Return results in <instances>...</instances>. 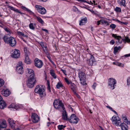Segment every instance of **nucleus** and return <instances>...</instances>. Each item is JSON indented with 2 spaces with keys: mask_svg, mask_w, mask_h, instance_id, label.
I'll return each instance as SVG.
<instances>
[{
  "mask_svg": "<svg viewBox=\"0 0 130 130\" xmlns=\"http://www.w3.org/2000/svg\"><path fill=\"white\" fill-rule=\"evenodd\" d=\"M117 83L116 81L113 78H111L108 79V86L111 89H113L115 88V85Z\"/></svg>",
  "mask_w": 130,
  "mask_h": 130,
  "instance_id": "6",
  "label": "nucleus"
},
{
  "mask_svg": "<svg viewBox=\"0 0 130 130\" xmlns=\"http://www.w3.org/2000/svg\"><path fill=\"white\" fill-rule=\"evenodd\" d=\"M43 50L44 52L46 51H47V48L46 46H45L44 48H43Z\"/></svg>",
  "mask_w": 130,
  "mask_h": 130,
  "instance_id": "54",
  "label": "nucleus"
},
{
  "mask_svg": "<svg viewBox=\"0 0 130 130\" xmlns=\"http://www.w3.org/2000/svg\"><path fill=\"white\" fill-rule=\"evenodd\" d=\"M119 50L118 49V47L117 46H115L113 48V52L114 54H116V53L118 52Z\"/></svg>",
  "mask_w": 130,
  "mask_h": 130,
  "instance_id": "38",
  "label": "nucleus"
},
{
  "mask_svg": "<svg viewBox=\"0 0 130 130\" xmlns=\"http://www.w3.org/2000/svg\"><path fill=\"white\" fill-rule=\"evenodd\" d=\"M61 71L65 75H67L66 74V70L63 69H61Z\"/></svg>",
  "mask_w": 130,
  "mask_h": 130,
  "instance_id": "53",
  "label": "nucleus"
},
{
  "mask_svg": "<svg viewBox=\"0 0 130 130\" xmlns=\"http://www.w3.org/2000/svg\"><path fill=\"white\" fill-rule=\"evenodd\" d=\"M63 110V111L62 113V118L64 120H67L68 119V118L67 114L66 111L65 110V109Z\"/></svg>",
  "mask_w": 130,
  "mask_h": 130,
  "instance_id": "18",
  "label": "nucleus"
},
{
  "mask_svg": "<svg viewBox=\"0 0 130 130\" xmlns=\"http://www.w3.org/2000/svg\"><path fill=\"white\" fill-rule=\"evenodd\" d=\"M87 20L86 18H85L82 19L80 21L79 25H82L85 24L87 22Z\"/></svg>",
  "mask_w": 130,
  "mask_h": 130,
  "instance_id": "25",
  "label": "nucleus"
},
{
  "mask_svg": "<svg viewBox=\"0 0 130 130\" xmlns=\"http://www.w3.org/2000/svg\"><path fill=\"white\" fill-rule=\"evenodd\" d=\"M9 108H12L16 109V106L14 104H12L8 107Z\"/></svg>",
  "mask_w": 130,
  "mask_h": 130,
  "instance_id": "39",
  "label": "nucleus"
},
{
  "mask_svg": "<svg viewBox=\"0 0 130 130\" xmlns=\"http://www.w3.org/2000/svg\"><path fill=\"white\" fill-rule=\"evenodd\" d=\"M115 41L113 40H111L110 42V44L113 45L115 43Z\"/></svg>",
  "mask_w": 130,
  "mask_h": 130,
  "instance_id": "52",
  "label": "nucleus"
},
{
  "mask_svg": "<svg viewBox=\"0 0 130 130\" xmlns=\"http://www.w3.org/2000/svg\"><path fill=\"white\" fill-rule=\"evenodd\" d=\"M42 30H43L44 31H45L46 33H48V30L45 29H42Z\"/></svg>",
  "mask_w": 130,
  "mask_h": 130,
  "instance_id": "58",
  "label": "nucleus"
},
{
  "mask_svg": "<svg viewBox=\"0 0 130 130\" xmlns=\"http://www.w3.org/2000/svg\"><path fill=\"white\" fill-rule=\"evenodd\" d=\"M127 84L128 85H130V78H128L127 79Z\"/></svg>",
  "mask_w": 130,
  "mask_h": 130,
  "instance_id": "48",
  "label": "nucleus"
},
{
  "mask_svg": "<svg viewBox=\"0 0 130 130\" xmlns=\"http://www.w3.org/2000/svg\"><path fill=\"white\" fill-rule=\"evenodd\" d=\"M4 29L6 32L9 33H10V30L9 28L5 27Z\"/></svg>",
  "mask_w": 130,
  "mask_h": 130,
  "instance_id": "45",
  "label": "nucleus"
},
{
  "mask_svg": "<svg viewBox=\"0 0 130 130\" xmlns=\"http://www.w3.org/2000/svg\"><path fill=\"white\" fill-rule=\"evenodd\" d=\"M106 107H107V108H109L111 110V111L113 110V109H112V108L110 106H106Z\"/></svg>",
  "mask_w": 130,
  "mask_h": 130,
  "instance_id": "60",
  "label": "nucleus"
},
{
  "mask_svg": "<svg viewBox=\"0 0 130 130\" xmlns=\"http://www.w3.org/2000/svg\"><path fill=\"white\" fill-rule=\"evenodd\" d=\"M6 104L4 101L2 100L0 101V108H4L6 106Z\"/></svg>",
  "mask_w": 130,
  "mask_h": 130,
  "instance_id": "24",
  "label": "nucleus"
},
{
  "mask_svg": "<svg viewBox=\"0 0 130 130\" xmlns=\"http://www.w3.org/2000/svg\"><path fill=\"white\" fill-rule=\"evenodd\" d=\"M13 53L11 57L15 58H18L20 56V51L17 49H15L13 50Z\"/></svg>",
  "mask_w": 130,
  "mask_h": 130,
  "instance_id": "12",
  "label": "nucleus"
},
{
  "mask_svg": "<svg viewBox=\"0 0 130 130\" xmlns=\"http://www.w3.org/2000/svg\"><path fill=\"white\" fill-rule=\"evenodd\" d=\"M17 33L18 35H20L24 37H27V36L24 35L23 33L22 32H21L20 31H18Z\"/></svg>",
  "mask_w": 130,
  "mask_h": 130,
  "instance_id": "36",
  "label": "nucleus"
},
{
  "mask_svg": "<svg viewBox=\"0 0 130 130\" xmlns=\"http://www.w3.org/2000/svg\"><path fill=\"white\" fill-rule=\"evenodd\" d=\"M47 88L49 90V91L50 92H51V90H50V85L49 83H48V82H47Z\"/></svg>",
  "mask_w": 130,
  "mask_h": 130,
  "instance_id": "46",
  "label": "nucleus"
},
{
  "mask_svg": "<svg viewBox=\"0 0 130 130\" xmlns=\"http://www.w3.org/2000/svg\"><path fill=\"white\" fill-rule=\"evenodd\" d=\"M21 8L22 9L27 11L29 13L32 12V11L31 10L24 6H22L21 7Z\"/></svg>",
  "mask_w": 130,
  "mask_h": 130,
  "instance_id": "32",
  "label": "nucleus"
},
{
  "mask_svg": "<svg viewBox=\"0 0 130 130\" xmlns=\"http://www.w3.org/2000/svg\"><path fill=\"white\" fill-rule=\"evenodd\" d=\"M34 62L35 66L38 68H41L43 65V62L42 61L37 58L35 59Z\"/></svg>",
  "mask_w": 130,
  "mask_h": 130,
  "instance_id": "11",
  "label": "nucleus"
},
{
  "mask_svg": "<svg viewBox=\"0 0 130 130\" xmlns=\"http://www.w3.org/2000/svg\"><path fill=\"white\" fill-rule=\"evenodd\" d=\"M36 82V78L34 74L30 75L27 81V86L29 88H32L33 87Z\"/></svg>",
  "mask_w": 130,
  "mask_h": 130,
  "instance_id": "1",
  "label": "nucleus"
},
{
  "mask_svg": "<svg viewBox=\"0 0 130 130\" xmlns=\"http://www.w3.org/2000/svg\"><path fill=\"white\" fill-rule=\"evenodd\" d=\"M110 27L114 29L116 27V25L114 24H111L110 25Z\"/></svg>",
  "mask_w": 130,
  "mask_h": 130,
  "instance_id": "44",
  "label": "nucleus"
},
{
  "mask_svg": "<svg viewBox=\"0 0 130 130\" xmlns=\"http://www.w3.org/2000/svg\"><path fill=\"white\" fill-rule=\"evenodd\" d=\"M120 126H121V128L122 130H127L128 129L127 125L124 123H121Z\"/></svg>",
  "mask_w": 130,
  "mask_h": 130,
  "instance_id": "22",
  "label": "nucleus"
},
{
  "mask_svg": "<svg viewBox=\"0 0 130 130\" xmlns=\"http://www.w3.org/2000/svg\"><path fill=\"white\" fill-rule=\"evenodd\" d=\"M74 8V11L75 12L76 11H78V12H79V10L76 7H75V6H74L73 7Z\"/></svg>",
  "mask_w": 130,
  "mask_h": 130,
  "instance_id": "50",
  "label": "nucleus"
},
{
  "mask_svg": "<svg viewBox=\"0 0 130 130\" xmlns=\"http://www.w3.org/2000/svg\"><path fill=\"white\" fill-rule=\"evenodd\" d=\"M112 111L113 112L116 114V115H118V113H117L116 111H115V110H113V109Z\"/></svg>",
  "mask_w": 130,
  "mask_h": 130,
  "instance_id": "61",
  "label": "nucleus"
},
{
  "mask_svg": "<svg viewBox=\"0 0 130 130\" xmlns=\"http://www.w3.org/2000/svg\"><path fill=\"white\" fill-rule=\"evenodd\" d=\"M31 118L32 122L35 123L37 122L40 120V118L35 113L32 114Z\"/></svg>",
  "mask_w": 130,
  "mask_h": 130,
  "instance_id": "14",
  "label": "nucleus"
},
{
  "mask_svg": "<svg viewBox=\"0 0 130 130\" xmlns=\"http://www.w3.org/2000/svg\"><path fill=\"white\" fill-rule=\"evenodd\" d=\"M43 85H37L35 89V92L36 93H38Z\"/></svg>",
  "mask_w": 130,
  "mask_h": 130,
  "instance_id": "20",
  "label": "nucleus"
},
{
  "mask_svg": "<svg viewBox=\"0 0 130 130\" xmlns=\"http://www.w3.org/2000/svg\"><path fill=\"white\" fill-rule=\"evenodd\" d=\"M45 89V86L42 85L40 90L38 93L39 94L41 98L44 97L46 95Z\"/></svg>",
  "mask_w": 130,
  "mask_h": 130,
  "instance_id": "13",
  "label": "nucleus"
},
{
  "mask_svg": "<svg viewBox=\"0 0 130 130\" xmlns=\"http://www.w3.org/2000/svg\"><path fill=\"white\" fill-rule=\"evenodd\" d=\"M100 21H97V25H99V24H100Z\"/></svg>",
  "mask_w": 130,
  "mask_h": 130,
  "instance_id": "62",
  "label": "nucleus"
},
{
  "mask_svg": "<svg viewBox=\"0 0 130 130\" xmlns=\"http://www.w3.org/2000/svg\"><path fill=\"white\" fill-rule=\"evenodd\" d=\"M77 1L78 2L80 1L84 3H88V4H90L88 2L86 1L85 0H77Z\"/></svg>",
  "mask_w": 130,
  "mask_h": 130,
  "instance_id": "49",
  "label": "nucleus"
},
{
  "mask_svg": "<svg viewBox=\"0 0 130 130\" xmlns=\"http://www.w3.org/2000/svg\"><path fill=\"white\" fill-rule=\"evenodd\" d=\"M100 21L101 23L102 24L104 23H106V21L105 20H100Z\"/></svg>",
  "mask_w": 130,
  "mask_h": 130,
  "instance_id": "55",
  "label": "nucleus"
},
{
  "mask_svg": "<svg viewBox=\"0 0 130 130\" xmlns=\"http://www.w3.org/2000/svg\"><path fill=\"white\" fill-rule=\"evenodd\" d=\"M50 73L54 78H56V75L54 73V71L53 70H51L50 71Z\"/></svg>",
  "mask_w": 130,
  "mask_h": 130,
  "instance_id": "29",
  "label": "nucleus"
},
{
  "mask_svg": "<svg viewBox=\"0 0 130 130\" xmlns=\"http://www.w3.org/2000/svg\"><path fill=\"white\" fill-rule=\"evenodd\" d=\"M35 7L37 11L40 13L44 14L46 13V9L44 7L41 6L39 5H36L35 6Z\"/></svg>",
  "mask_w": 130,
  "mask_h": 130,
  "instance_id": "9",
  "label": "nucleus"
},
{
  "mask_svg": "<svg viewBox=\"0 0 130 130\" xmlns=\"http://www.w3.org/2000/svg\"><path fill=\"white\" fill-rule=\"evenodd\" d=\"M3 39L5 42L9 44L11 46H14L16 44V40L13 37H9L7 36H5L3 37Z\"/></svg>",
  "mask_w": 130,
  "mask_h": 130,
  "instance_id": "2",
  "label": "nucleus"
},
{
  "mask_svg": "<svg viewBox=\"0 0 130 130\" xmlns=\"http://www.w3.org/2000/svg\"><path fill=\"white\" fill-rule=\"evenodd\" d=\"M1 24L2 25H0V27L3 28H4V27H5V26L4 25H3L2 24Z\"/></svg>",
  "mask_w": 130,
  "mask_h": 130,
  "instance_id": "59",
  "label": "nucleus"
},
{
  "mask_svg": "<svg viewBox=\"0 0 130 130\" xmlns=\"http://www.w3.org/2000/svg\"><path fill=\"white\" fill-rule=\"evenodd\" d=\"M112 36L117 40L116 42L117 45H118L122 43V40H121L122 37L121 36H117L116 34H113L112 35Z\"/></svg>",
  "mask_w": 130,
  "mask_h": 130,
  "instance_id": "15",
  "label": "nucleus"
},
{
  "mask_svg": "<svg viewBox=\"0 0 130 130\" xmlns=\"http://www.w3.org/2000/svg\"><path fill=\"white\" fill-rule=\"evenodd\" d=\"M121 118L123 120L125 123H126L128 124H130V122L128 121L126 117L124 115H122L121 116Z\"/></svg>",
  "mask_w": 130,
  "mask_h": 130,
  "instance_id": "26",
  "label": "nucleus"
},
{
  "mask_svg": "<svg viewBox=\"0 0 130 130\" xmlns=\"http://www.w3.org/2000/svg\"><path fill=\"white\" fill-rule=\"evenodd\" d=\"M118 47V49L119 50L121 49L122 48V47H121L120 46H118V47Z\"/></svg>",
  "mask_w": 130,
  "mask_h": 130,
  "instance_id": "63",
  "label": "nucleus"
},
{
  "mask_svg": "<svg viewBox=\"0 0 130 130\" xmlns=\"http://www.w3.org/2000/svg\"><path fill=\"white\" fill-rule=\"evenodd\" d=\"M70 122L73 124H77L78 121V119L75 114H73L71 115L70 118H68Z\"/></svg>",
  "mask_w": 130,
  "mask_h": 130,
  "instance_id": "8",
  "label": "nucleus"
},
{
  "mask_svg": "<svg viewBox=\"0 0 130 130\" xmlns=\"http://www.w3.org/2000/svg\"><path fill=\"white\" fill-rule=\"evenodd\" d=\"M114 10L117 12H121V8L119 7H117L114 9Z\"/></svg>",
  "mask_w": 130,
  "mask_h": 130,
  "instance_id": "34",
  "label": "nucleus"
},
{
  "mask_svg": "<svg viewBox=\"0 0 130 130\" xmlns=\"http://www.w3.org/2000/svg\"><path fill=\"white\" fill-rule=\"evenodd\" d=\"M53 105L55 108L56 109H60L61 108L63 110L65 109L64 105L62 102V101L59 100H55L53 102Z\"/></svg>",
  "mask_w": 130,
  "mask_h": 130,
  "instance_id": "3",
  "label": "nucleus"
},
{
  "mask_svg": "<svg viewBox=\"0 0 130 130\" xmlns=\"http://www.w3.org/2000/svg\"><path fill=\"white\" fill-rule=\"evenodd\" d=\"M124 56L126 57H128L130 56V53L128 54H127L125 55Z\"/></svg>",
  "mask_w": 130,
  "mask_h": 130,
  "instance_id": "56",
  "label": "nucleus"
},
{
  "mask_svg": "<svg viewBox=\"0 0 130 130\" xmlns=\"http://www.w3.org/2000/svg\"><path fill=\"white\" fill-rule=\"evenodd\" d=\"M78 75L81 83L84 85L86 84V75L85 73L83 72L80 71L79 72Z\"/></svg>",
  "mask_w": 130,
  "mask_h": 130,
  "instance_id": "5",
  "label": "nucleus"
},
{
  "mask_svg": "<svg viewBox=\"0 0 130 130\" xmlns=\"http://www.w3.org/2000/svg\"><path fill=\"white\" fill-rule=\"evenodd\" d=\"M2 94L5 96H7L9 95L10 94V91L8 90H3L1 91Z\"/></svg>",
  "mask_w": 130,
  "mask_h": 130,
  "instance_id": "17",
  "label": "nucleus"
},
{
  "mask_svg": "<svg viewBox=\"0 0 130 130\" xmlns=\"http://www.w3.org/2000/svg\"><path fill=\"white\" fill-rule=\"evenodd\" d=\"M63 87V85L60 82H58L56 85V87L57 89H59L60 87Z\"/></svg>",
  "mask_w": 130,
  "mask_h": 130,
  "instance_id": "31",
  "label": "nucleus"
},
{
  "mask_svg": "<svg viewBox=\"0 0 130 130\" xmlns=\"http://www.w3.org/2000/svg\"><path fill=\"white\" fill-rule=\"evenodd\" d=\"M121 40L122 41H126L127 42H130V39H129L128 37H125V38L124 39H121Z\"/></svg>",
  "mask_w": 130,
  "mask_h": 130,
  "instance_id": "33",
  "label": "nucleus"
},
{
  "mask_svg": "<svg viewBox=\"0 0 130 130\" xmlns=\"http://www.w3.org/2000/svg\"><path fill=\"white\" fill-rule=\"evenodd\" d=\"M125 0H122L121 1V5L125 7Z\"/></svg>",
  "mask_w": 130,
  "mask_h": 130,
  "instance_id": "43",
  "label": "nucleus"
},
{
  "mask_svg": "<svg viewBox=\"0 0 130 130\" xmlns=\"http://www.w3.org/2000/svg\"><path fill=\"white\" fill-rule=\"evenodd\" d=\"M75 85L73 83L69 85L70 87L72 90L74 92L75 90Z\"/></svg>",
  "mask_w": 130,
  "mask_h": 130,
  "instance_id": "30",
  "label": "nucleus"
},
{
  "mask_svg": "<svg viewBox=\"0 0 130 130\" xmlns=\"http://www.w3.org/2000/svg\"><path fill=\"white\" fill-rule=\"evenodd\" d=\"M6 126V121L5 120H3L0 124V130H5L4 128Z\"/></svg>",
  "mask_w": 130,
  "mask_h": 130,
  "instance_id": "16",
  "label": "nucleus"
},
{
  "mask_svg": "<svg viewBox=\"0 0 130 130\" xmlns=\"http://www.w3.org/2000/svg\"><path fill=\"white\" fill-rule=\"evenodd\" d=\"M4 84V80L2 79H0V87L3 85Z\"/></svg>",
  "mask_w": 130,
  "mask_h": 130,
  "instance_id": "41",
  "label": "nucleus"
},
{
  "mask_svg": "<svg viewBox=\"0 0 130 130\" xmlns=\"http://www.w3.org/2000/svg\"><path fill=\"white\" fill-rule=\"evenodd\" d=\"M36 17L37 20L39 22L42 24H43L44 22L40 17L37 16H36Z\"/></svg>",
  "mask_w": 130,
  "mask_h": 130,
  "instance_id": "28",
  "label": "nucleus"
},
{
  "mask_svg": "<svg viewBox=\"0 0 130 130\" xmlns=\"http://www.w3.org/2000/svg\"><path fill=\"white\" fill-rule=\"evenodd\" d=\"M64 80L65 82L68 85H70L71 84V83H72L71 81H69L66 78H64Z\"/></svg>",
  "mask_w": 130,
  "mask_h": 130,
  "instance_id": "37",
  "label": "nucleus"
},
{
  "mask_svg": "<svg viewBox=\"0 0 130 130\" xmlns=\"http://www.w3.org/2000/svg\"><path fill=\"white\" fill-rule=\"evenodd\" d=\"M9 7V8L11 9V10L14 11L15 12L19 13L21 14H24V13H22L19 10H18L17 9H16L15 8H14L13 7H12L11 6H8Z\"/></svg>",
  "mask_w": 130,
  "mask_h": 130,
  "instance_id": "19",
  "label": "nucleus"
},
{
  "mask_svg": "<svg viewBox=\"0 0 130 130\" xmlns=\"http://www.w3.org/2000/svg\"><path fill=\"white\" fill-rule=\"evenodd\" d=\"M22 62H19V64L17 66L16 71L19 74H22L23 72V68L22 66Z\"/></svg>",
  "mask_w": 130,
  "mask_h": 130,
  "instance_id": "10",
  "label": "nucleus"
},
{
  "mask_svg": "<svg viewBox=\"0 0 130 130\" xmlns=\"http://www.w3.org/2000/svg\"><path fill=\"white\" fill-rule=\"evenodd\" d=\"M86 56L87 57H90L89 60H87V62L88 65L89 66H92L95 64V61L93 56L90 54H87Z\"/></svg>",
  "mask_w": 130,
  "mask_h": 130,
  "instance_id": "7",
  "label": "nucleus"
},
{
  "mask_svg": "<svg viewBox=\"0 0 130 130\" xmlns=\"http://www.w3.org/2000/svg\"><path fill=\"white\" fill-rule=\"evenodd\" d=\"M8 121L11 128H13L14 127V125L15 124L14 121H13L10 118L8 119Z\"/></svg>",
  "mask_w": 130,
  "mask_h": 130,
  "instance_id": "23",
  "label": "nucleus"
},
{
  "mask_svg": "<svg viewBox=\"0 0 130 130\" xmlns=\"http://www.w3.org/2000/svg\"><path fill=\"white\" fill-rule=\"evenodd\" d=\"M66 126L63 125H59L58 126V129L59 130H61L62 129H63V128L65 127Z\"/></svg>",
  "mask_w": 130,
  "mask_h": 130,
  "instance_id": "35",
  "label": "nucleus"
},
{
  "mask_svg": "<svg viewBox=\"0 0 130 130\" xmlns=\"http://www.w3.org/2000/svg\"><path fill=\"white\" fill-rule=\"evenodd\" d=\"M26 72L27 74V76H30V75L34 74L33 70L30 69H27L26 70Z\"/></svg>",
  "mask_w": 130,
  "mask_h": 130,
  "instance_id": "21",
  "label": "nucleus"
},
{
  "mask_svg": "<svg viewBox=\"0 0 130 130\" xmlns=\"http://www.w3.org/2000/svg\"><path fill=\"white\" fill-rule=\"evenodd\" d=\"M40 45L43 48H44V47L46 45H45V44L43 43L42 42H41L40 43Z\"/></svg>",
  "mask_w": 130,
  "mask_h": 130,
  "instance_id": "47",
  "label": "nucleus"
},
{
  "mask_svg": "<svg viewBox=\"0 0 130 130\" xmlns=\"http://www.w3.org/2000/svg\"><path fill=\"white\" fill-rule=\"evenodd\" d=\"M25 62L27 64H29L31 63V61L27 55L25 54V57L24 60Z\"/></svg>",
  "mask_w": 130,
  "mask_h": 130,
  "instance_id": "27",
  "label": "nucleus"
},
{
  "mask_svg": "<svg viewBox=\"0 0 130 130\" xmlns=\"http://www.w3.org/2000/svg\"><path fill=\"white\" fill-rule=\"evenodd\" d=\"M116 65L119 66L120 67H123L124 66V64H122L121 63L117 62Z\"/></svg>",
  "mask_w": 130,
  "mask_h": 130,
  "instance_id": "42",
  "label": "nucleus"
},
{
  "mask_svg": "<svg viewBox=\"0 0 130 130\" xmlns=\"http://www.w3.org/2000/svg\"><path fill=\"white\" fill-rule=\"evenodd\" d=\"M99 127L100 128V130H104L103 128L101 126H100Z\"/></svg>",
  "mask_w": 130,
  "mask_h": 130,
  "instance_id": "64",
  "label": "nucleus"
},
{
  "mask_svg": "<svg viewBox=\"0 0 130 130\" xmlns=\"http://www.w3.org/2000/svg\"><path fill=\"white\" fill-rule=\"evenodd\" d=\"M112 124L117 126H120L121 124V119L118 116L114 115L112 117Z\"/></svg>",
  "mask_w": 130,
  "mask_h": 130,
  "instance_id": "4",
  "label": "nucleus"
},
{
  "mask_svg": "<svg viewBox=\"0 0 130 130\" xmlns=\"http://www.w3.org/2000/svg\"><path fill=\"white\" fill-rule=\"evenodd\" d=\"M96 86V84L95 83H94L92 85V87L94 90H95V88Z\"/></svg>",
  "mask_w": 130,
  "mask_h": 130,
  "instance_id": "51",
  "label": "nucleus"
},
{
  "mask_svg": "<svg viewBox=\"0 0 130 130\" xmlns=\"http://www.w3.org/2000/svg\"><path fill=\"white\" fill-rule=\"evenodd\" d=\"M29 27L30 29L33 30L35 28L33 26V23H31L29 25Z\"/></svg>",
  "mask_w": 130,
  "mask_h": 130,
  "instance_id": "40",
  "label": "nucleus"
},
{
  "mask_svg": "<svg viewBox=\"0 0 130 130\" xmlns=\"http://www.w3.org/2000/svg\"><path fill=\"white\" fill-rule=\"evenodd\" d=\"M120 23L121 24H124L125 25H126L127 24V22H121Z\"/></svg>",
  "mask_w": 130,
  "mask_h": 130,
  "instance_id": "57",
  "label": "nucleus"
}]
</instances>
